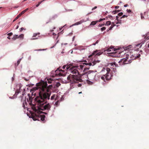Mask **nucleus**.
<instances>
[{
    "mask_svg": "<svg viewBox=\"0 0 149 149\" xmlns=\"http://www.w3.org/2000/svg\"><path fill=\"white\" fill-rule=\"evenodd\" d=\"M140 56H141V55H140V54H139L137 56L136 55V58H138L139 57H140Z\"/></svg>",
    "mask_w": 149,
    "mask_h": 149,
    "instance_id": "nucleus-42",
    "label": "nucleus"
},
{
    "mask_svg": "<svg viewBox=\"0 0 149 149\" xmlns=\"http://www.w3.org/2000/svg\"><path fill=\"white\" fill-rule=\"evenodd\" d=\"M145 38L148 40L149 39V33L146 34Z\"/></svg>",
    "mask_w": 149,
    "mask_h": 149,
    "instance_id": "nucleus-24",
    "label": "nucleus"
},
{
    "mask_svg": "<svg viewBox=\"0 0 149 149\" xmlns=\"http://www.w3.org/2000/svg\"><path fill=\"white\" fill-rule=\"evenodd\" d=\"M127 15H124L122 16V17H120V19H122L123 18H125V17L127 18Z\"/></svg>",
    "mask_w": 149,
    "mask_h": 149,
    "instance_id": "nucleus-33",
    "label": "nucleus"
},
{
    "mask_svg": "<svg viewBox=\"0 0 149 149\" xmlns=\"http://www.w3.org/2000/svg\"><path fill=\"white\" fill-rule=\"evenodd\" d=\"M38 114H35V116H33L32 118L34 120H39L40 119L42 121H44L45 120V115H40V113H37Z\"/></svg>",
    "mask_w": 149,
    "mask_h": 149,
    "instance_id": "nucleus-7",
    "label": "nucleus"
},
{
    "mask_svg": "<svg viewBox=\"0 0 149 149\" xmlns=\"http://www.w3.org/2000/svg\"><path fill=\"white\" fill-rule=\"evenodd\" d=\"M25 80L26 81H28V80L27 79H25Z\"/></svg>",
    "mask_w": 149,
    "mask_h": 149,
    "instance_id": "nucleus-63",
    "label": "nucleus"
},
{
    "mask_svg": "<svg viewBox=\"0 0 149 149\" xmlns=\"http://www.w3.org/2000/svg\"><path fill=\"white\" fill-rule=\"evenodd\" d=\"M100 61H94L92 63L89 62L88 63H86L85 64L86 65H88L89 66H93L95 65L97 63H99Z\"/></svg>",
    "mask_w": 149,
    "mask_h": 149,
    "instance_id": "nucleus-8",
    "label": "nucleus"
},
{
    "mask_svg": "<svg viewBox=\"0 0 149 149\" xmlns=\"http://www.w3.org/2000/svg\"><path fill=\"white\" fill-rule=\"evenodd\" d=\"M101 79L103 80H104V79H105V76H102L101 77Z\"/></svg>",
    "mask_w": 149,
    "mask_h": 149,
    "instance_id": "nucleus-37",
    "label": "nucleus"
},
{
    "mask_svg": "<svg viewBox=\"0 0 149 149\" xmlns=\"http://www.w3.org/2000/svg\"><path fill=\"white\" fill-rule=\"evenodd\" d=\"M58 74L59 75V76H61L62 75V74L61 72H59Z\"/></svg>",
    "mask_w": 149,
    "mask_h": 149,
    "instance_id": "nucleus-48",
    "label": "nucleus"
},
{
    "mask_svg": "<svg viewBox=\"0 0 149 149\" xmlns=\"http://www.w3.org/2000/svg\"><path fill=\"white\" fill-rule=\"evenodd\" d=\"M102 19V21L104 20L105 19L104 18Z\"/></svg>",
    "mask_w": 149,
    "mask_h": 149,
    "instance_id": "nucleus-61",
    "label": "nucleus"
},
{
    "mask_svg": "<svg viewBox=\"0 0 149 149\" xmlns=\"http://www.w3.org/2000/svg\"><path fill=\"white\" fill-rule=\"evenodd\" d=\"M123 15V13L122 12H120L118 13V15L119 16H121Z\"/></svg>",
    "mask_w": 149,
    "mask_h": 149,
    "instance_id": "nucleus-32",
    "label": "nucleus"
},
{
    "mask_svg": "<svg viewBox=\"0 0 149 149\" xmlns=\"http://www.w3.org/2000/svg\"><path fill=\"white\" fill-rule=\"evenodd\" d=\"M104 25H105L104 24H100L98 26L99 27H101L103 26Z\"/></svg>",
    "mask_w": 149,
    "mask_h": 149,
    "instance_id": "nucleus-30",
    "label": "nucleus"
},
{
    "mask_svg": "<svg viewBox=\"0 0 149 149\" xmlns=\"http://www.w3.org/2000/svg\"><path fill=\"white\" fill-rule=\"evenodd\" d=\"M24 35L23 34H21L19 36V38H20L21 39H22L24 38Z\"/></svg>",
    "mask_w": 149,
    "mask_h": 149,
    "instance_id": "nucleus-18",
    "label": "nucleus"
},
{
    "mask_svg": "<svg viewBox=\"0 0 149 149\" xmlns=\"http://www.w3.org/2000/svg\"><path fill=\"white\" fill-rule=\"evenodd\" d=\"M60 85H61V84H60V83L59 82H58L56 83L55 85L56 87H58L59 86H60Z\"/></svg>",
    "mask_w": 149,
    "mask_h": 149,
    "instance_id": "nucleus-26",
    "label": "nucleus"
},
{
    "mask_svg": "<svg viewBox=\"0 0 149 149\" xmlns=\"http://www.w3.org/2000/svg\"><path fill=\"white\" fill-rule=\"evenodd\" d=\"M128 6V5L127 4H126L124 5V7H127V6Z\"/></svg>",
    "mask_w": 149,
    "mask_h": 149,
    "instance_id": "nucleus-49",
    "label": "nucleus"
},
{
    "mask_svg": "<svg viewBox=\"0 0 149 149\" xmlns=\"http://www.w3.org/2000/svg\"><path fill=\"white\" fill-rule=\"evenodd\" d=\"M46 49H38L37 50H36V51H44Z\"/></svg>",
    "mask_w": 149,
    "mask_h": 149,
    "instance_id": "nucleus-34",
    "label": "nucleus"
},
{
    "mask_svg": "<svg viewBox=\"0 0 149 149\" xmlns=\"http://www.w3.org/2000/svg\"><path fill=\"white\" fill-rule=\"evenodd\" d=\"M102 21V19H99V20H97V21H97V22H100L101 21Z\"/></svg>",
    "mask_w": 149,
    "mask_h": 149,
    "instance_id": "nucleus-44",
    "label": "nucleus"
},
{
    "mask_svg": "<svg viewBox=\"0 0 149 149\" xmlns=\"http://www.w3.org/2000/svg\"><path fill=\"white\" fill-rule=\"evenodd\" d=\"M39 5H40L38 3L37 4V5H36V7H38L39 6Z\"/></svg>",
    "mask_w": 149,
    "mask_h": 149,
    "instance_id": "nucleus-52",
    "label": "nucleus"
},
{
    "mask_svg": "<svg viewBox=\"0 0 149 149\" xmlns=\"http://www.w3.org/2000/svg\"><path fill=\"white\" fill-rule=\"evenodd\" d=\"M115 26L114 23L113 22L111 26L109 28V29L107 30V31H108L109 30H111L113 27Z\"/></svg>",
    "mask_w": 149,
    "mask_h": 149,
    "instance_id": "nucleus-14",
    "label": "nucleus"
},
{
    "mask_svg": "<svg viewBox=\"0 0 149 149\" xmlns=\"http://www.w3.org/2000/svg\"><path fill=\"white\" fill-rule=\"evenodd\" d=\"M82 85L81 84H78V87H80Z\"/></svg>",
    "mask_w": 149,
    "mask_h": 149,
    "instance_id": "nucleus-47",
    "label": "nucleus"
},
{
    "mask_svg": "<svg viewBox=\"0 0 149 149\" xmlns=\"http://www.w3.org/2000/svg\"><path fill=\"white\" fill-rule=\"evenodd\" d=\"M97 8V6H95L94 8H93L92 9V10H94L95 9H96V8Z\"/></svg>",
    "mask_w": 149,
    "mask_h": 149,
    "instance_id": "nucleus-43",
    "label": "nucleus"
},
{
    "mask_svg": "<svg viewBox=\"0 0 149 149\" xmlns=\"http://www.w3.org/2000/svg\"><path fill=\"white\" fill-rule=\"evenodd\" d=\"M29 9L28 8L24 10L25 12H26Z\"/></svg>",
    "mask_w": 149,
    "mask_h": 149,
    "instance_id": "nucleus-50",
    "label": "nucleus"
},
{
    "mask_svg": "<svg viewBox=\"0 0 149 149\" xmlns=\"http://www.w3.org/2000/svg\"><path fill=\"white\" fill-rule=\"evenodd\" d=\"M99 42V40H97L96 42L94 43H93V44H92V45H95L96 44L98 43Z\"/></svg>",
    "mask_w": 149,
    "mask_h": 149,
    "instance_id": "nucleus-31",
    "label": "nucleus"
},
{
    "mask_svg": "<svg viewBox=\"0 0 149 149\" xmlns=\"http://www.w3.org/2000/svg\"><path fill=\"white\" fill-rule=\"evenodd\" d=\"M37 39H38V38H31V40H34Z\"/></svg>",
    "mask_w": 149,
    "mask_h": 149,
    "instance_id": "nucleus-46",
    "label": "nucleus"
},
{
    "mask_svg": "<svg viewBox=\"0 0 149 149\" xmlns=\"http://www.w3.org/2000/svg\"><path fill=\"white\" fill-rule=\"evenodd\" d=\"M53 79H47L48 83V84H51L52 83V81Z\"/></svg>",
    "mask_w": 149,
    "mask_h": 149,
    "instance_id": "nucleus-23",
    "label": "nucleus"
},
{
    "mask_svg": "<svg viewBox=\"0 0 149 149\" xmlns=\"http://www.w3.org/2000/svg\"><path fill=\"white\" fill-rule=\"evenodd\" d=\"M7 38L8 39H10V38L9 37H8Z\"/></svg>",
    "mask_w": 149,
    "mask_h": 149,
    "instance_id": "nucleus-60",
    "label": "nucleus"
},
{
    "mask_svg": "<svg viewBox=\"0 0 149 149\" xmlns=\"http://www.w3.org/2000/svg\"><path fill=\"white\" fill-rule=\"evenodd\" d=\"M89 69V68H85L83 71L85 72V73L88 74L89 79L91 80L94 79L96 75L95 72L93 70H89L87 72H86L87 70H88Z\"/></svg>",
    "mask_w": 149,
    "mask_h": 149,
    "instance_id": "nucleus-6",
    "label": "nucleus"
},
{
    "mask_svg": "<svg viewBox=\"0 0 149 149\" xmlns=\"http://www.w3.org/2000/svg\"><path fill=\"white\" fill-rule=\"evenodd\" d=\"M109 18L111 19H113V17L111 15H109L107 16V17H106V18Z\"/></svg>",
    "mask_w": 149,
    "mask_h": 149,
    "instance_id": "nucleus-25",
    "label": "nucleus"
},
{
    "mask_svg": "<svg viewBox=\"0 0 149 149\" xmlns=\"http://www.w3.org/2000/svg\"><path fill=\"white\" fill-rule=\"evenodd\" d=\"M17 63H15V66H16V67L17 66Z\"/></svg>",
    "mask_w": 149,
    "mask_h": 149,
    "instance_id": "nucleus-59",
    "label": "nucleus"
},
{
    "mask_svg": "<svg viewBox=\"0 0 149 149\" xmlns=\"http://www.w3.org/2000/svg\"><path fill=\"white\" fill-rule=\"evenodd\" d=\"M106 29V27H103L101 29V30L102 31H103L105 30Z\"/></svg>",
    "mask_w": 149,
    "mask_h": 149,
    "instance_id": "nucleus-29",
    "label": "nucleus"
},
{
    "mask_svg": "<svg viewBox=\"0 0 149 149\" xmlns=\"http://www.w3.org/2000/svg\"><path fill=\"white\" fill-rule=\"evenodd\" d=\"M39 34H40V33H34L33 34V37H35L36 36H37L38 35H39Z\"/></svg>",
    "mask_w": 149,
    "mask_h": 149,
    "instance_id": "nucleus-22",
    "label": "nucleus"
},
{
    "mask_svg": "<svg viewBox=\"0 0 149 149\" xmlns=\"http://www.w3.org/2000/svg\"><path fill=\"white\" fill-rule=\"evenodd\" d=\"M148 47H149V44H148Z\"/></svg>",
    "mask_w": 149,
    "mask_h": 149,
    "instance_id": "nucleus-64",
    "label": "nucleus"
},
{
    "mask_svg": "<svg viewBox=\"0 0 149 149\" xmlns=\"http://www.w3.org/2000/svg\"><path fill=\"white\" fill-rule=\"evenodd\" d=\"M142 46V44L141 45V44H139L136 45V46L138 47H141Z\"/></svg>",
    "mask_w": 149,
    "mask_h": 149,
    "instance_id": "nucleus-35",
    "label": "nucleus"
},
{
    "mask_svg": "<svg viewBox=\"0 0 149 149\" xmlns=\"http://www.w3.org/2000/svg\"><path fill=\"white\" fill-rule=\"evenodd\" d=\"M23 30H25L24 28L22 27L19 29V30L20 31H22Z\"/></svg>",
    "mask_w": 149,
    "mask_h": 149,
    "instance_id": "nucleus-39",
    "label": "nucleus"
},
{
    "mask_svg": "<svg viewBox=\"0 0 149 149\" xmlns=\"http://www.w3.org/2000/svg\"><path fill=\"white\" fill-rule=\"evenodd\" d=\"M70 64L69 65H64L63 66L62 68L63 69H65V68H66V70H67V71L68 72H69V71L67 69V66L70 65Z\"/></svg>",
    "mask_w": 149,
    "mask_h": 149,
    "instance_id": "nucleus-17",
    "label": "nucleus"
},
{
    "mask_svg": "<svg viewBox=\"0 0 149 149\" xmlns=\"http://www.w3.org/2000/svg\"><path fill=\"white\" fill-rule=\"evenodd\" d=\"M75 24L77 25V24H80V23L79 22H78L77 23H76Z\"/></svg>",
    "mask_w": 149,
    "mask_h": 149,
    "instance_id": "nucleus-53",
    "label": "nucleus"
},
{
    "mask_svg": "<svg viewBox=\"0 0 149 149\" xmlns=\"http://www.w3.org/2000/svg\"><path fill=\"white\" fill-rule=\"evenodd\" d=\"M43 113H44L45 114H47V113L45 112H44Z\"/></svg>",
    "mask_w": 149,
    "mask_h": 149,
    "instance_id": "nucleus-57",
    "label": "nucleus"
},
{
    "mask_svg": "<svg viewBox=\"0 0 149 149\" xmlns=\"http://www.w3.org/2000/svg\"><path fill=\"white\" fill-rule=\"evenodd\" d=\"M20 61H21V59H19V60H18L17 61V66L19 65V63L20 62Z\"/></svg>",
    "mask_w": 149,
    "mask_h": 149,
    "instance_id": "nucleus-27",
    "label": "nucleus"
},
{
    "mask_svg": "<svg viewBox=\"0 0 149 149\" xmlns=\"http://www.w3.org/2000/svg\"><path fill=\"white\" fill-rule=\"evenodd\" d=\"M119 10H116L115 11V12H116L117 13H118V12H119Z\"/></svg>",
    "mask_w": 149,
    "mask_h": 149,
    "instance_id": "nucleus-55",
    "label": "nucleus"
},
{
    "mask_svg": "<svg viewBox=\"0 0 149 149\" xmlns=\"http://www.w3.org/2000/svg\"><path fill=\"white\" fill-rule=\"evenodd\" d=\"M127 13H130L131 12V11L130 10V9H127Z\"/></svg>",
    "mask_w": 149,
    "mask_h": 149,
    "instance_id": "nucleus-38",
    "label": "nucleus"
},
{
    "mask_svg": "<svg viewBox=\"0 0 149 149\" xmlns=\"http://www.w3.org/2000/svg\"><path fill=\"white\" fill-rule=\"evenodd\" d=\"M18 38H19V36L16 35H15L12 38V39L14 40H16Z\"/></svg>",
    "mask_w": 149,
    "mask_h": 149,
    "instance_id": "nucleus-15",
    "label": "nucleus"
},
{
    "mask_svg": "<svg viewBox=\"0 0 149 149\" xmlns=\"http://www.w3.org/2000/svg\"><path fill=\"white\" fill-rule=\"evenodd\" d=\"M20 17V15H18L13 20V22H14V21H15L18 18H19Z\"/></svg>",
    "mask_w": 149,
    "mask_h": 149,
    "instance_id": "nucleus-20",
    "label": "nucleus"
},
{
    "mask_svg": "<svg viewBox=\"0 0 149 149\" xmlns=\"http://www.w3.org/2000/svg\"><path fill=\"white\" fill-rule=\"evenodd\" d=\"M12 34H13V33H8V35L9 36H11Z\"/></svg>",
    "mask_w": 149,
    "mask_h": 149,
    "instance_id": "nucleus-40",
    "label": "nucleus"
},
{
    "mask_svg": "<svg viewBox=\"0 0 149 149\" xmlns=\"http://www.w3.org/2000/svg\"><path fill=\"white\" fill-rule=\"evenodd\" d=\"M125 56H126L125 58H122L118 62L121 65L130 63L132 62V60L136 58V54L133 55L132 53H130L125 54Z\"/></svg>",
    "mask_w": 149,
    "mask_h": 149,
    "instance_id": "nucleus-4",
    "label": "nucleus"
},
{
    "mask_svg": "<svg viewBox=\"0 0 149 149\" xmlns=\"http://www.w3.org/2000/svg\"><path fill=\"white\" fill-rule=\"evenodd\" d=\"M46 81H41L40 82L36 84L37 87H34L32 89L33 91H36L39 89V96L35 98L36 102L42 104L45 101V100L47 99H50V97L51 94V91L50 90L52 87V85L47 86Z\"/></svg>",
    "mask_w": 149,
    "mask_h": 149,
    "instance_id": "nucleus-1",
    "label": "nucleus"
},
{
    "mask_svg": "<svg viewBox=\"0 0 149 149\" xmlns=\"http://www.w3.org/2000/svg\"><path fill=\"white\" fill-rule=\"evenodd\" d=\"M118 16H116V20H118Z\"/></svg>",
    "mask_w": 149,
    "mask_h": 149,
    "instance_id": "nucleus-51",
    "label": "nucleus"
},
{
    "mask_svg": "<svg viewBox=\"0 0 149 149\" xmlns=\"http://www.w3.org/2000/svg\"><path fill=\"white\" fill-rule=\"evenodd\" d=\"M111 24V22L110 21H108L105 24V25L106 26H108L110 25Z\"/></svg>",
    "mask_w": 149,
    "mask_h": 149,
    "instance_id": "nucleus-19",
    "label": "nucleus"
},
{
    "mask_svg": "<svg viewBox=\"0 0 149 149\" xmlns=\"http://www.w3.org/2000/svg\"><path fill=\"white\" fill-rule=\"evenodd\" d=\"M58 69V70H59V71H63L61 69V70H60L59 69Z\"/></svg>",
    "mask_w": 149,
    "mask_h": 149,
    "instance_id": "nucleus-58",
    "label": "nucleus"
},
{
    "mask_svg": "<svg viewBox=\"0 0 149 149\" xmlns=\"http://www.w3.org/2000/svg\"><path fill=\"white\" fill-rule=\"evenodd\" d=\"M97 52L98 51L97 50L94 52L91 55L89 56V57H91L94 55L99 56L102 53L100 52L97 53Z\"/></svg>",
    "mask_w": 149,
    "mask_h": 149,
    "instance_id": "nucleus-10",
    "label": "nucleus"
},
{
    "mask_svg": "<svg viewBox=\"0 0 149 149\" xmlns=\"http://www.w3.org/2000/svg\"><path fill=\"white\" fill-rule=\"evenodd\" d=\"M117 22L116 21V24H121V20L120 19H118V20H117Z\"/></svg>",
    "mask_w": 149,
    "mask_h": 149,
    "instance_id": "nucleus-21",
    "label": "nucleus"
},
{
    "mask_svg": "<svg viewBox=\"0 0 149 149\" xmlns=\"http://www.w3.org/2000/svg\"><path fill=\"white\" fill-rule=\"evenodd\" d=\"M53 35H54V36H55V35L56 36V33H53Z\"/></svg>",
    "mask_w": 149,
    "mask_h": 149,
    "instance_id": "nucleus-54",
    "label": "nucleus"
},
{
    "mask_svg": "<svg viewBox=\"0 0 149 149\" xmlns=\"http://www.w3.org/2000/svg\"><path fill=\"white\" fill-rule=\"evenodd\" d=\"M19 28V26H17V27L16 28V29H18V28Z\"/></svg>",
    "mask_w": 149,
    "mask_h": 149,
    "instance_id": "nucleus-56",
    "label": "nucleus"
},
{
    "mask_svg": "<svg viewBox=\"0 0 149 149\" xmlns=\"http://www.w3.org/2000/svg\"><path fill=\"white\" fill-rule=\"evenodd\" d=\"M111 49L112 51H116L117 50L116 49H115L113 46H111L110 48L107 49L106 50L108 52H110L111 51Z\"/></svg>",
    "mask_w": 149,
    "mask_h": 149,
    "instance_id": "nucleus-11",
    "label": "nucleus"
},
{
    "mask_svg": "<svg viewBox=\"0 0 149 149\" xmlns=\"http://www.w3.org/2000/svg\"><path fill=\"white\" fill-rule=\"evenodd\" d=\"M58 102H59V101H57L55 103V104L56 106H57L58 105Z\"/></svg>",
    "mask_w": 149,
    "mask_h": 149,
    "instance_id": "nucleus-36",
    "label": "nucleus"
},
{
    "mask_svg": "<svg viewBox=\"0 0 149 149\" xmlns=\"http://www.w3.org/2000/svg\"><path fill=\"white\" fill-rule=\"evenodd\" d=\"M110 69L108 68H103L101 71V72L103 74V76L105 77L107 80H109L111 79V75L110 73Z\"/></svg>",
    "mask_w": 149,
    "mask_h": 149,
    "instance_id": "nucleus-5",
    "label": "nucleus"
},
{
    "mask_svg": "<svg viewBox=\"0 0 149 149\" xmlns=\"http://www.w3.org/2000/svg\"><path fill=\"white\" fill-rule=\"evenodd\" d=\"M25 12L24 10H23L20 13L19 15H20V16H21L22 14H24Z\"/></svg>",
    "mask_w": 149,
    "mask_h": 149,
    "instance_id": "nucleus-28",
    "label": "nucleus"
},
{
    "mask_svg": "<svg viewBox=\"0 0 149 149\" xmlns=\"http://www.w3.org/2000/svg\"><path fill=\"white\" fill-rule=\"evenodd\" d=\"M21 88V87L19 86V88L18 89H17L15 91V93L14 95L16 96L17 95L21 92L20 91V89Z\"/></svg>",
    "mask_w": 149,
    "mask_h": 149,
    "instance_id": "nucleus-12",
    "label": "nucleus"
},
{
    "mask_svg": "<svg viewBox=\"0 0 149 149\" xmlns=\"http://www.w3.org/2000/svg\"><path fill=\"white\" fill-rule=\"evenodd\" d=\"M81 92H79V94H81Z\"/></svg>",
    "mask_w": 149,
    "mask_h": 149,
    "instance_id": "nucleus-62",
    "label": "nucleus"
},
{
    "mask_svg": "<svg viewBox=\"0 0 149 149\" xmlns=\"http://www.w3.org/2000/svg\"><path fill=\"white\" fill-rule=\"evenodd\" d=\"M141 17L142 19L144 18V17L143 16V14L142 13L141 14Z\"/></svg>",
    "mask_w": 149,
    "mask_h": 149,
    "instance_id": "nucleus-41",
    "label": "nucleus"
},
{
    "mask_svg": "<svg viewBox=\"0 0 149 149\" xmlns=\"http://www.w3.org/2000/svg\"><path fill=\"white\" fill-rule=\"evenodd\" d=\"M82 79H84V80L87 81L88 79V74L86 73V74H83L81 76Z\"/></svg>",
    "mask_w": 149,
    "mask_h": 149,
    "instance_id": "nucleus-9",
    "label": "nucleus"
},
{
    "mask_svg": "<svg viewBox=\"0 0 149 149\" xmlns=\"http://www.w3.org/2000/svg\"><path fill=\"white\" fill-rule=\"evenodd\" d=\"M47 102H44V103L42 104H40L38 102H36L38 105L37 107L33 105L32 107V109L36 112L41 113L42 112L40 111V110H47L48 111L50 109L51 106L49 103L44 104L45 103H46Z\"/></svg>",
    "mask_w": 149,
    "mask_h": 149,
    "instance_id": "nucleus-3",
    "label": "nucleus"
},
{
    "mask_svg": "<svg viewBox=\"0 0 149 149\" xmlns=\"http://www.w3.org/2000/svg\"><path fill=\"white\" fill-rule=\"evenodd\" d=\"M97 22V21H92L91 22V24H90V26L94 25H95Z\"/></svg>",
    "mask_w": 149,
    "mask_h": 149,
    "instance_id": "nucleus-16",
    "label": "nucleus"
},
{
    "mask_svg": "<svg viewBox=\"0 0 149 149\" xmlns=\"http://www.w3.org/2000/svg\"><path fill=\"white\" fill-rule=\"evenodd\" d=\"M56 97L57 95L56 94H54L51 97L50 99L52 100H53L54 99L55 100H56Z\"/></svg>",
    "mask_w": 149,
    "mask_h": 149,
    "instance_id": "nucleus-13",
    "label": "nucleus"
},
{
    "mask_svg": "<svg viewBox=\"0 0 149 149\" xmlns=\"http://www.w3.org/2000/svg\"><path fill=\"white\" fill-rule=\"evenodd\" d=\"M84 66L83 65H79L76 66H73L72 64H70V65L67 66V69L72 74H70L69 77H67L68 80H70L72 83H78L79 82L83 81L82 79L79 78L78 75L79 74V72L78 70L82 71L83 70Z\"/></svg>",
    "mask_w": 149,
    "mask_h": 149,
    "instance_id": "nucleus-2",
    "label": "nucleus"
},
{
    "mask_svg": "<svg viewBox=\"0 0 149 149\" xmlns=\"http://www.w3.org/2000/svg\"><path fill=\"white\" fill-rule=\"evenodd\" d=\"M119 7V6H115V8L116 9H118Z\"/></svg>",
    "mask_w": 149,
    "mask_h": 149,
    "instance_id": "nucleus-45",
    "label": "nucleus"
}]
</instances>
